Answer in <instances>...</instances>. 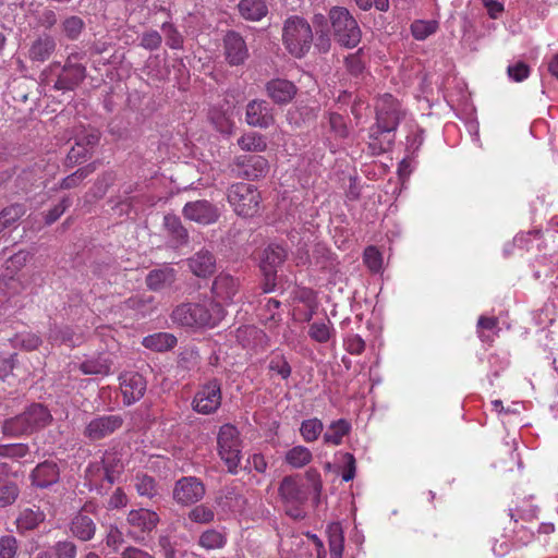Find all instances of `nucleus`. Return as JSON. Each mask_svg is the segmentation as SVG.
<instances>
[{
	"label": "nucleus",
	"mask_w": 558,
	"mask_h": 558,
	"mask_svg": "<svg viewBox=\"0 0 558 558\" xmlns=\"http://www.w3.org/2000/svg\"><path fill=\"white\" fill-rule=\"evenodd\" d=\"M223 317V306L219 302L211 300L197 303H182L171 314L174 324L191 328H213Z\"/></svg>",
	"instance_id": "1"
},
{
	"label": "nucleus",
	"mask_w": 558,
	"mask_h": 558,
	"mask_svg": "<svg viewBox=\"0 0 558 558\" xmlns=\"http://www.w3.org/2000/svg\"><path fill=\"white\" fill-rule=\"evenodd\" d=\"M314 33L311 23L301 15H290L282 24L281 41L294 58H304L311 50Z\"/></svg>",
	"instance_id": "2"
},
{
	"label": "nucleus",
	"mask_w": 558,
	"mask_h": 558,
	"mask_svg": "<svg viewBox=\"0 0 558 558\" xmlns=\"http://www.w3.org/2000/svg\"><path fill=\"white\" fill-rule=\"evenodd\" d=\"M51 420L52 415L45 405L34 403L23 413L7 420L3 433L14 437L29 435L49 425Z\"/></svg>",
	"instance_id": "3"
},
{
	"label": "nucleus",
	"mask_w": 558,
	"mask_h": 558,
	"mask_svg": "<svg viewBox=\"0 0 558 558\" xmlns=\"http://www.w3.org/2000/svg\"><path fill=\"white\" fill-rule=\"evenodd\" d=\"M328 20L333 37L341 46L352 48L360 43L361 28L347 8L332 7L328 12Z\"/></svg>",
	"instance_id": "4"
},
{
	"label": "nucleus",
	"mask_w": 558,
	"mask_h": 558,
	"mask_svg": "<svg viewBox=\"0 0 558 558\" xmlns=\"http://www.w3.org/2000/svg\"><path fill=\"white\" fill-rule=\"evenodd\" d=\"M218 454L228 472L236 474L242 459V440L239 429L232 424L220 426L217 436Z\"/></svg>",
	"instance_id": "5"
},
{
	"label": "nucleus",
	"mask_w": 558,
	"mask_h": 558,
	"mask_svg": "<svg viewBox=\"0 0 558 558\" xmlns=\"http://www.w3.org/2000/svg\"><path fill=\"white\" fill-rule=\"evenodd\" d=\"M227 198L238 216L253 217L259 210L260 193L248 183H234L227 191Z\"/></svg>",
	"instance_id": "6"
},
{
	"label": "nucleus",
	"mask_w": 558,
	"mask_h": 558,
	"mask_svg": "<svg viewBox=\"0 0 558 558\" xmlns=\"http://www.w3.org/2000/svg\"><path fill=\"white\" fill-rule=\"evenodd\" d=\"M278 493L287 507V513L294 518H303L300 506L305 504L308 494L300 475L284 476L280 482Z\"/></svg>",
	"instance_id": "7"
},
{
	"label": "nucleus",
	"mask_w": 558,
	"mask_h": 558,
	"mask_svg": "<svg viewBox=\"0 0 558 558\" xmlns=\"http://www.w3.org/2000/svg\"><path fill=\"white\" fill-rule=\"evenodd\" d=\"M222 402L221 381L211 378L201 385L192 400V409L203 415L214 414Z\"/></svg>",
	"instance_id": "8"
},
{
	"label": "nucleus",
	"mask_w": 558,
	"mask_h": 558,
	"mask_svg": "<svg viewBox=\"0 0 558 558\" xmlns=\"http://www.w3.org/2000/svg\"><path fill=\"white\" fill-rule=\"evenodd\" d=\"M158 523L159 515L155 511L146 508L133 509L126 515L128 535L134 541H142Z\"/></svg>",
	"instance_id": "9"
},
{
	"label": "nucleus",
	"mask_w": 558,
	"mask_h": 558,
	"mask_svg": "<svg viewBox=\"0 0 558 558\" xmlns=\"http://www.w3.org/2000/svg\"><path fill=\"white\" fill-rule=\"evenodd\" d=\"M402 118L399 101L390 94H385L376 102V122L374 125L384 129L386 132L397 130Z\"/></svg>",
	"instance_id": "10"
},
{
	"label": "nucleus",
	"mask_w": 558,
	"mask_h": 558,
	"mask_svg": "<svg viewBox=\"0 0 558 558\" xmlns=\"http://www.w3.org/2000/svg\"><path fill=\"white\" fill-rule=\"evenodd\" d=\"M123 424L124 417L121 414L97 415L86 424L83 435L90 441H98L121 429Z\"/></svg>",
	"instance_id": "11"
},
{
	"label": "nucleus",
	"mask_w": 558,
	"mask_h": 558,
	"mask_svg": "<svg viewBox=\"0 0 558 558\" xmlns=\"http://www.w3.org/2000/svg\"><path fill=\"white\" fill-rule=\"evenodd\" d=\"M82 54L71 53L57 81L54 82L53 88L57 90H73L76 88L86 76V68L81 63Z\"/></svg>",
	"instance_id": "12"
},
{
	"label": "nucleus",
	"mask_w": 558,
	"mask_h": 558,
	"mask_svg": "<svg viewBox=\"0 0 558 558\" xmlns=\"http://www.w3.org/2000/svg\"><path fill=\"white\" fill-rule=\"evenodd\" d=\"M232 167L235 177L247 180L264 178L269 170L268 160L260 155L236 156L233 159Z\"/></svg>",
	"instance_id": "13"
},
{
	"label": "nucleus",
	"mask_w": 558,
	"mask_h": 558,
	"mask_svg": "<svg viewBox=\"0 0 558 558\" xmlns=\"http://www.w3.org/2000/svg\"><path fill=\"white\" fill-rule=\"evenodd\" d=\"M204 483L195 476H184L178 480L173 488V499L180 505H193L203 499Z\"/></svg>",
	"instance_id": "14"
},
{
	"label": "nucleus",
	"mask_w": 558,
	"mask_h": 558,
	"mask_svg": "<svg viewBox=\"0 0 558 558\" xmlns=\"http://www.w3.org/2000/svg\"><path fill=\"white\" fill-rule=\"evenodd\" d=\"M119 381L123 403L125 405H131L144 397L147 383L141 374L136 372H125L120 375Z\"/></svg>",
	"instance_id": "15"
},
{
	"label": "nucleus",
	"mask_w": 558,
	"mask_h": 558,
	"mask_svg": "<svg viewBox=\"0 0 558 558\" xmlns=\"http://www.w3.org/2000/svg\"><path fill=\"white\" fill-rule=\"evenodd\" d=\"M182 214L186 219L204 226L215 223L220 216L218 208L206 199L186 203Z\"/></svg>",
	"instance_id": "16"
},
{
	"label": "nucleus",
	"mask_w": 558,
	"mask_h": 558,
	"mask_svg": "<svg viewBox=\"0 0 558 558\" xmlns=\"http://www.w3.org/2000/svg\"><path fill=\"white\" fill-rule=\"evenodd\" d=\"M225 59L231 66L243 64L248 58V48L244 38L234 31H229L223 37Z\"/></svg>",
	"instance_id": "17"
},
{
	"label": "nucleus",
	"mask_w": 558,
	"mask_h": 558,
	"mask_svg": "<svg viewBox=\"0 0 558 558\" xmlns=\"http://www.w3.org/2000/svg\"><path fill=\"white\" fill-rule=\"evenodd\" d=\"M245 122L253 128L268 129L275 123L272 108L265 100H251L246 105Z\"/></svg>",
	"instance_id": "18"
},
{
	"label": "nucleus",
	"mask_w": 558,
	"mask_h": 558,
	"mask_svg": "<svg viewBox=\"0 0 558 558\" xmlns=\"http://www.w3.org/2000/svg\"><path fill=\"white\" fill-rule=\"evenodd\" d=\"M240 281L228 272H220L214 280L211 292L214 296L222 302L229 303L238 294Z\"/></svg>",
	"instance_id": "19"
},
{
	"label": "nucleus",
	"mask_w": 558,
	"mask_h": 558,
	"mask_svg": "<svg viewBox=\"0 0 558 558\" xmlns=\"http://www.w3.org/2000/svg\"><path fill=\"white\" fill-rule=\"evenodd\" d=\"M296 92L294 83L284 78H272L266 84L267 96L278 105L290 102Z\"/></svg>",
	"instance_id": "20"
},
{
	"label": "nucleus",
	"mask_w": 558,
	"mask_h": 558,
	"mask_svg": "<svg viewBox=\"0 0 558 558\" xmlns=\"http://www.w3.org/2000/svg\"><path fill=\"white\" fill-rule=\"evenodd\" d=\"M190 270L199 278L210 277L216 270V257L208 250H201L187 258Z\"/></svg>",
	"instance_id": "21"
},
{
	"label": "nucleus",
	"mask_w": 558,
	"mask_h": 558,
	"mask_svg": "<svg viewBox=\"0 0 558 558\" xmlns=\"http://www.w3.org/2000/svg\"><path fill=\"white\" fill-rule=\"evenodd\" d=\"M56 48L57 43L54 38L44 34L31 44L27 57L32 62L44 63L52 56Z\"/></svg>",
	"instance_id": "22"
},
{
	"label": "nucleus",
	"mask_w": 558,
	"mask_h": 558,
	"mask_svg": "<svg viewBox=\"0 0 558 558\" xmlns=\"http://www.w3.org/2000/svg\"><path fill=\"white\" fill-rule=\"evenodd\" d=\"M395 141L393 132H386L384 129L372 125L368 130V149L373 156H379L391 149Z\"/></svg>",
	"instance_id": "23"
},
{
	"label": "nucleus",
	"mask_w": 558,
	"mask_h": 558,
	"mask_svg": "<svg viewBox=\"0 0 558 558\" xmlns=\"http://www.w3.org/2000/svg\"><path fill=\"white\" fill-rule=\"evenodd\" d=\"M87 506L78 512L70 523V531L76 538L87 542L90 541L96 533V524L94 520L86 513Z\"/></svg>",
	"instance_id": "24"
},
{
	"label": "nucleus",
	"mask_w": 558,
	"mask_h": 558,
	"mask_svg": "<svg viewBox=\"0 0 558 558\" xmlns=\"http://www.w3.org/2000/svg\"><path fill=\"white\" fill-rule=\"evenodd\" d=\"M59 468L52 461L39 463L32 472V483L39 488H46L59 480Z\"/></svg>",
	"instance_id": "25"
},
{
	"label": "nucleus",
	"mask_w": 558,
	"mask_h": 558,
	"mask_svg": "<svg viewBox=\"0 0 558 558\" xmlns=\"http://www.w3.org/2000/svg\"><path fill=\"white\" fill-rule=\"evenodd\" d=\"M288 253L287 250L278 244L268 245L260 259L259 268L260 271H278V268L287 259Z\"/></svg>",
	"instance_id": "26"
},
{
	"label": "nucleus",
	"mask_w": 558,
	"mask_h": 558,
	"mask_svg": "<svg viewBox=\"0 0 558 558\" xmlns=\"http://www.w3.org/2000/svg\"><path fill=\"white\" fill-rule=\"evenodd\" d=\"M46 519V514L39 507L24 508L20 511L15 524L17 532L23 534L27 531L35 530Z\"/></svg>",
	"instance_id": "27"
},
{
	"label": "nucleus",
	"mask_w": 558,
	"mask_h": 558,
	"mask_svg": "<svg viewBox=\"0 0 558 558\" xmlns=\"http://www.w3.org/2000/svg\"><path fill=\"white\" fill-rule=\"evenodd\" d=\"M163 227L167 234L171 238L175 246H182L189 242V232L182 225L181 219L173 215L167 214L163 217Z\"/></svg>",
	"instance_id": "28"
},
{
	"label": "nucleus",
	"mask_w": 558,
	"mask_h": 558,
	"mask_svg": "<svg viewBox=\"0 0 558 558\" xmlns=\"http://www.w3.org/2000/svg\"><path fill=\"white\" fill-rule=\"evenodd\" d=\"M146 286L153 291H159L175 281V270L170 267L154 269L146 276Z\"/></svg>",
	"instance_id": "29"
},
{
	"label": "nucleus",
	"mask_w": 558,
	"mask_h": 558,
	"mask_svg": "<svg viewBox=\"0 0 558 558\" xmlns=\"http://www.w3.org/2000/svg\"><path fill=\"white\" fill-rule=\"evenodd\" d=\"M228 541L225 529H207L201 533L197 544L206 550L222 549Z\"/></svg>",
	"instance_id": "30"
},
{
	"label": "nucleus",
	"mask_w": 558,
	"mask_h": 558,
	"mask_svg": "<svg viewBox=\"0 0 558 558\" xmlns=\"http://www.w3.org/2000/svg\"><path fill=\"white\" fill-rule=\"evenodd\" d=\"M240 15L247 21H260L268 13L264 0H241L238 4Z\"/></svg>",
	"instance_id": "31"
},
{
	"label": "nucleus",
	"mask_w": 558,
	"mask_h": 558,
	"mask_svg": "<svg viewBox=\"0 0 558 558\" xmlns=\"http://www.w3.org/2000/svg\"><path fill=\"white\" fill-rule=\"evenodd\" d=\"M105 478L109 484H113L124 470V463L117 452L107 451L101 460Z\"/></svg>",
	"instance_id": "32"
},
{
	"label": "nucleus",
	"mask_w": 558,
	"mask_h": 558,
	"mask_svg": "<svg viewBox=\"0 0 558 558\" xmlns=\"http://www.w3.org/2000/svg\"><path fill=\"white\" fill-rule=\"evenodd\" d=\"M142 344L149 350L156 352H163L171 350L177 344V338L169 332H156L149 336H146Z\"/></svg>",
	"instance_id": "33"
},
{
	"label": "nucleus",
	"mask_w": 558,
	"mask_h": 558,
	"mask_svg": "<svg viewBox=\"0 0 558 558\" xmlns=\"http://www.w3.org/2000/svg\"><path fill=\"white\" fill-rule=\"evenodd\" d=\"M280 305V301L267 299L266 303L260 308V322L270 330L277 328L282 320V315L279 311Z\"/></svg>",
	"instance_id": "34"
},
{
	"label": "nucleus",
	"mask_w": 558,
	"mask_h": 558,
	"mask_svg": "<svg viewBox=\"0 0 558 558\" xmlns=\"http://www.w3.org/2000/svg\"><path fill=\"white\" fill-rule=\"evenodd\" d=\"M330 558H342L344 535L340 523L333 522L327 527Z\"/></svg>",
	"instance_id": "35"
},
{
	"label": "nucleus",
	"mask_w": 558,
	"mask_h": 558,
	"mask_svg": "<svg viewBox=\"0 0 558 558\" xmlns=\"http://www.w3.org/2000/svg\"><path fill=\"white\" fill-rule=\"evenodd\" d=\"M112 362L102 355L87 359L80 364V371L85 375L108 376L111 373Z\"/></svg>",
	"instance_id": "36"
},
{
	"label": "nucleus",
	"mask_w": 558,
	"mask_h": 558,
	"mask_svg": "<svg viewBox=\"0 0 558 558\" xmlns=\"http://www.w3.org/2000/svg\"><path fill=\"white\" fill-rule=\"evenodd\" d=\"M351 432V424L344 418H340L333 421L327 432L324 434V442L330 444L333 446H339L342 444V439L344 436L349 435Z\"/></svg>",
	"instance_id": "37"
},
{
	"label": "nucleus",
	"mask_w": 558,
	"mask_h": 558,
	"mask_svg": "<svg viewBox=\"0 0 558 558\" xmlns=\"http://www.w3.org/2000/svg\"><path fill=\"white\" fill-rule=\"evenodd\" d=\"M238 145L242 150L251 153H263L267 149L265 136L257 132L244 133L239 137Z\"/></svg>",
	"instance_id": "38"
},
{
	"label": "nucleus",
	"mask_w": 558,
	"mask_h": 558,
	"mask_svg": "<svg viewBox=\"0 0 558 558\" xmlns=\"http://www.w3.org/2000/svg\"><path fill=\"white\" fill-rule=\"evenodd\" d=\"M335 333L332 323L329 318L314 322L308 327V336L318 343H326Z\"/></svg>",
	"instance_id": "39"
},
{
	"label": "nucleus",
	"mask_w": 558,
	"mask_h": 558,
	"mask_svg": "<svg viewBox=\"0 0 558 558\" xmlns=\"http://www.w3.org/2000/svg\"><path fill=\"white\" fill-rule=\"evenodd\" d=\"M77 337L70 326H57L50 328L48 333V340L51 343L66 344L69 347H75Z\"/></svg>",
	"instance_id": "40"
},
{
	"label": "nucleus",
	"mask_w": 558,
	"mask_h": 558,
	"mask_svg": "<svg viewBox=\"0 0 558 558\" xmlns=\"http://www.w3.org/2000/svg\"><path fill=\"white\" fill-rule=\"evenodd\" d=\"M312 459V452L304 446H295L286 453V462L295 469L305 466Z\"/></svg>",
	"instance_id": "41"
},
{
	"label": "nucleus",
	"mask_w": 558,
	"mask_h": 558,
	"mask_svg": "<svg viewBox=\"0 0 558 558\" xmlns=\"http://www.w3.org/2000/svg\"><path fill=\"white\" fill-rule=\"evenodd\" d=\"M96 170L95 163H89L85 167L77 169L75 172L65 177L59 184L61 190H71L78 186L85 178Z\"/></svg>",
	"instance_id": "42"
},
{
	"label": "nucleus",
	"mask_w": 558,
	"mask_h": 558,
	"mask_svg": "<svg viewBox=\"0 0 558 558\" xmlns=\"http://www.w3.org/2000/svg\"><path fill=\"white\" fill-rule=\"evenodd\" d=\"M209 120L218 132L222 134H231L234 122L231 117L227 114V112L217 108H213L209 111Z\"/></svg>",
	"instance_id": "43"
},
{
	"label": "nucleus",
	"mask_w": 558,
	"mask_h": 558,
	"mask_svg": "<svg viewBox=\"0 0 558 558\" xmlns=\"http://www.w3.org/2000/svg\"><path fill=\"white\" fill-rule=\"evenodd\" d=\"M323 430L324 424L316 417L304 420L300 427V434L306 442H313L317 440Z\"/></svg>",
	"instance_id": "44"
},
{
	"label": "nucleus",
	"mask_w": 558,
	"mask_h": 558,
	"mask_svg": "<svg viewBox=\"0 0 558 558\" xmlns=\"http://www.w3.org/2000/svg\"><path fill=\"white\" fill-rule=\"evenodd\" d=\"M438 29V22L416 20L411 24V34L416 40H425Z\"/></svg>",
	"instance_id": "45"
},
{
	"label": "nucleus",
	"mask_w": 558,
	"mask_h": 558,
	"mask_svg": "<svg viewBox=\"0 0 558 558\" xmlns=\"http://www.w3.org/2000/svg\"><path fill=\"white\" fill-rule=\"evenodd\" d=\"M10 341L14 348L20 347L27 351L36 350L41 344V338L31 331L16 333Z\"/></svg>",
	"instance_id": "46"
},
{
	"label": "nucleus",
	"mask_w": 558,
	"mask_h": 558,
	"mask_svg": "<svg viewBox=\"0 0 558 558\" xmlns=\"http://www.w3.org/2000/svg\"><path fill=\"white\" fill-rule=\"evenodd\" d=\"M187 518L198 524H209L215 520V511L211 507L201 504L189 511Z\"/></svg>",
	"instance_id": "47"
},
{
	"label": "nucleus",
	"mask_w": 558,
	"mask_h": 558,
	"mask_svg": "<svg viewBox=\"0 0 558 558\" xmlns=\"http://www.w3.org/2000/svg\"><path fill=\"white\" fill-rule=\"evenodd\" d=\"M135 488L140 496L153 498L157 495V485L155 480L146 474L136 475Z\"/></svg>",
	"instance_id": "48"
},
{
	"label": "nucleus",
	"mask_w": 558,
	"mask_h": 558,
	"mask_svg": "<svg viewBox=\"0 0 558 558\" xmlns=\"http://www.w3.org/2000/svg\"><path fill=\"white\" fill-rule=\"evenodd\" d=\"M125 539L123 532L114 524H109L106 529L105 543L113 553H118L123 546Z\"/></svg>",
	"instance_id": "49"
},
{
	"label": "nucleus",
	"mask_w": 558,
	"mask_h": 558,
	"mask_svg": "<svg viewBox=\"0 0 558 558\" xmlns=\"http://www.w3.org/2000/svg\"><path fill=\"white\" fill-rule=\"evenodd\" d=\"M271 373L277 374L282 379H288L291 375L292 368L283 354H275L268 364Z\"/></svg>",
	"instance_id": "50"
},
{
	"label": "nucleus",
	"mask_w": 558,
	"mask_h": 558,
	"mask_svg": "<svg viewBox=\"0 0 558 558\" xmlns=\"http://www.w3.org/2000/svg\"><path fill=\"white\" fill-rule=\"evenodd\" d=\"M330 131L338 138H347L350 134L349 126L343 116L337 112H330L328 114Z\"/></svg>",
	"instance_id": "51"
},
{
	"label": "nucleus",
	"mask_w": 558,
	"mask_h": 558,
	"mask_svg": "<svg viewBox=\"0 0 558 558\" xmlns=\"http://www.w3.org/2000/svg\"><path fill=\"white\" fill-rule=\"evenodd\" d=\"M19 541L13 535L0 536V558H17Z\"/></svg>",
	"instance_id": "52"
},
{
	"label": "nucleus",
	"mask_w": 558,
	"mask_h": 558,
	"mask_svg": "<svg viewBox=\"0 0 558 558\" xmlns=\"http://www.w3.org/2000/svg\"><path fill=\"white\" fill-rule=\"evenodd\" d=\"M345 66L349 73L353 76H360L365 70L364 52L359 49L354 53L345 58Z\"/></svg>",
	"instance_id": "53"
},
{
	"label": "nucleus",
	"mask_w": 558,
	"mask_h": 558,
	"mask_svg": "<svg viewBox=\"0 0 558 558\" xmlns=\"http://www.w3.org/2000/svg\"><path fill=\"white\" fill-rule=\"evenodd\" d=\"M363 260L372 272H378L381 269L383 257L376 246L371 245L364 250Z\"/></svg>",
	"instance_id": "54"
},
{
	"label": "nucleus",
	"mask_w": 558,
	"mask_h": 558,
	"mask_svg": "<svg viewBox=\"0 0 558 558\" xmlns=\"http://www.w3.org/2000/svg\"><path fill=\"white\" fill-rule=\"evenodd\" d=\"M26 213L23 204H12L0 211V215L4 222L10 227L16 222Z\"/></svg>",
	"instance_id": "55"
},
{
	"label": "nucleus",
	"mask_w": 558,
	"mask_h": 558,
	"mask_svg": "<svg viewBox=\"0 0 558 558\" xmlns=\"http://www.w3.org/2000/svg\"><path fill=\"white\" fill-rule=\"evenodd\" d=\"M162 31L166 35V43L171 49H181L183 46V37L173 24L165 23Z\"/></svg>",
	"instance_id": "56"
},
{
	"label": "nucleus",
	"mask_w": 558,
	"mask_h": 558,
	"mask_svg": "<svg viewBox=\"0 0 558 558\" xmlns=\"http://www.w3.org/2000/svg\"><path fill=\"white\" fill-rule=\"evenodd\" d=\"M56 558H76L77 547L71 541H59L53 545Z\"/></svg>",
	"instance_id": "57"
},
{
	"label": "nucleus",
	"mask_w": 558,
	"mask_h": 558,
	"mask_svg": "<svg viewBox=\"0 0 558 558\" xmlns=\"http://www.w3.org/2000/svg\"><path fill=\"white\" fill-rule=\"evenodd\" d=\"M83 26L84 23L78 16H70L62 24L65 36L72 40L80 36Z\"/></svg>",
	"instance_id": "58"
},
{
	"label": "nucleus",
	"mask_w": 558,
	"mask_h": 558,
	"mask_svg": "<svg viewBox=\"0 0 558 558\" xmlns=\"http://www.w3.org/2000/svg\"><path fill=\"white\" fill-rule=\"evenodd\" d=\"M92 150L85 146L84 143L75 142V145L70 149L68 154V161L72 165L82 162L90 157Z\"/></svg>",
	"instance_id": "59"
},
{
	"label": "nucleus",
	"mask_w": 558,
	"mask_h": 558,
	"mask_svg": "<svg viewBox=\"0 0 558 558\" xmlns=\"http://www.w3.org/2000/svg\"><path fill=\"white\" fill-rule=\"evenodd\" d=\"M72 201L69 196H64L61 202L56 205L53 208H51L47 215L45 216V222L46 225H52L56 222L63 214L64 211L71 206Z\"/></svg>",
	"instance_id": "60"
},
{
	"label": "nucleus",
	"mask_w": 558,
	"mask_h": 558,
	"mask_svg": "<svg viewBox=\"0 0 558 558\" xmlns=\"http://www.w3.org/2000/svg\"><path fill=\"white\" fill-rule=\"evenodd\" d=\"M530 66L523 61H519L507 68L509 77L514 82H522L526 80L530 75Z\"/></svg>",
	"instance_id": "61"
},
{
	"label": "nucleus",
	"mask_w": 558,
	"mask_h": 558,
	"mask_svg": "<svg viewBox=\"0 0 558 558\" xmlns=\"http://www.w3.org/2000/svg\"><path fill=\"white\" fill-rule=\"evenodd\" d=\"M35 181V174L29 169H23L19 174H16L14 184L15 192H26L33 185Z\"/></svg>",
	"instance_id": "62"
},
{
	"label": "nucleus",
	"mask_w": 558,
	"mask_h": 558,
	"mask_svg": "<svg viewBox=\"0 0 558 558\" xmlns=\"http://www.w3.org/2000/svg\"><path fill=\"white\" fill-rule=\"evenodd\" d=\"M161 35L155 29L143 33L141 37V47L147 50H157L161 46Z\"/></svg>",
	"instance_id": "63"
},
{
	"label": "nucleus",
	"mask_w": 558,
	"mask_h": 558,
	"mask_svg": "<svg viewBox=\"0 0 558 558\" xmlns=\"http://www.w3.org/2000/svg\"><path fill=\"white\" fill-rule=\"evenodd\" d=\"M100 138L99 132L96 130L83 129L75 135V142L84 143L90 150L98 144Z\"/></svg>",
	"instance_id": "64"
}]
</instances>
